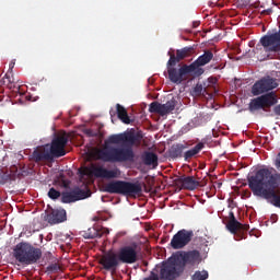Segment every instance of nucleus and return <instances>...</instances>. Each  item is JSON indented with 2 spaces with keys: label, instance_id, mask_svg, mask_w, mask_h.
<instances>
[{
  "label": "nucleus",
  "instance_id": "f257e3e1",
  "mask_svg": "<svg viewBox=\"0 0 280 280\" xmlns=\"http://www.w3.org/2000/svg\"><path fill=\"white\" fill-rule=\"evenodd\" d=\"M143 135L138 132H122L112 135L105 140L102 149L96 151V159L104 163H128L135 161V151L132 145H141Z\"/></svg>",
  "mask_w": 280,
  "mask_h": 280
},
{
  "label": "nucleus",
  "instance_id": "f03ea898",
  "mask_svg": "<svg viewBox=\"0 0 280 280\" xmlns=\"http://www.w3.org/2000/svg\"><path fill=\"white\" fill-rule=\"evenodd\" d=\"M13 257L23 266H32V264H37L40 260L43 250L30 243L21 242L13 248Z\"/></svg>",
  "mask_w": 280,
  "mask_h": 280
},
{
  "label": "nucleus",
  "instance_id": "7ed1b4c3",
  "mask_svg": "<svg viewBox=\"0 0 280 280\" xmlns=\"http://www.w3.org/2000/svg\"><path fill=\"white\" fill-rule=\"evenodd\" d=\"M105 194H117L118 196H138L142 187L139 182L112 180L103 186Z\"/></svg>",
  "mask_w": 280,
  "mask_h": 280
},
{
  "label": "nucleus",
  "instance_id": "20e7f679",
  "mask_svg": "<svg viewBox=\"0 0 280 280\" xmlns=\"http://www.w3.org/2000/svg\"><path fill=\"white\" fill-rule=\"evenodd\" d=\"M278 102L277 94L275 92H269L256 98H252L248 104V110L249 113H255L257 110L267 112L268 108H271V106H275Z\"/></svg>",
  "mask_w": 280,
  "mask_h": 280
},
{
  "label": "nucleus",
  "instance_id": "39448f33",
  "mask_svg": "<svg viewBox=\"0 0 280 280\" xmlns=\"http://www.w3.org/2000/svg\"><path fill=\"white\" fill-rule=\"evenodd\" d=\"M183 275V269L178 267V261L172 255L166 261L162 262L160 269V279L162 280H176Z\"/></svg>",
  "mask_w": 280,
  "mask_h": 280
},
{
  "label": "nucleus",
  "instance_id": "423d86ee",
  "mask_svg": "<svg viewBox=\"0 0 280 280\" xmlns=\"http://www.w3.org/2000/svg\"><path fill=\"white\" fill-rule=\"evenodd\" d=\"M180 270H185V266H196L200 261V252L194 249L189 252H176L173 254Z\"/></svg>",
  "mask_w": 280,
  "mask_h": 280
},
{
  "label": "nucleus",
  "instance_id": "0eeeda50",
  "mask_svg": "<svg viewBox=\"0 0 280 280\" xmlns=\"http://www.w3.org/2000/svg\"><path fill=\"white\" fill-rule=\"evenodd\" d=\"M175 66L176 65H170V61L166 63L168 79L173 84H182L187 80V75H189V73H194L190 66L184 65L179 69H176Z\"/></svg>",
  "mask_w": 280,
  "mask_h": 280
},
{
  "label": "nucleus",
  "instance_id": "6e6552de",
  "mask_svg": "<svg viewBox=\"0 0 280 280\" xmlns=\"http://www.w3.org/2000/svg\"><path fill=\"white\" fill-rule=\"evenodd\" d=\"M100 265L103 266V270H107L108 272H112V275H115L117 268L121 265L119 254L108 250L101 257Z\"/></svg>",
  "mask_w": 280,
  "mask_h": 280
},
{
  "label": "nucleus",
  "instance_id": "1a4fd4ad",
  "mask_svg": "<svg viewBox=\"0 0 280 280\" xmlns=\"http://www.w3.org/2000/svg\"><path fill=\"white\" fill-rule=\"evenodd\" d=\"M194 240V231L191 230H179L171 240V247L174 250H180L185 248Z\"/></svg>",
  "mask_w": 280,
  "mask_h": 280
},
{
  "label": "nucleus",
  "instance_id": "9d476101",
  "mask_svg": "<svg viewBox=\"0 0 280 280\" xmlns=\"http://www.w3.org/2000/svg\"><path fill=\"white\" fill-rule=\"evenodd\" d=\"M278 86L279 83H277V79L265 77L258 80L256 83H254V85L252 86V94L254 96L264 95V93H268V91H272Z\"/></svg>",
  "mask_w": 280,
  "mask_h": 280
},
{
  "label": "nucleus",
  "instance_id": "9b49d317",
  "mask_svg": "<svg viewBox=\"0 0 280 280\" xmlns=\"http://www.w3.org/2000/svg\"><path fill=\"white\" fill-rule=\"evenodd\" d=\"M67 143H69L67 135L55 137L49 147L50 154L54 159H60V156H65L67 154V151L65 150V148H67Z\"/></svg>",
  "mask_w": 280,
  "mask_h": 280
},
{
  "label": "nucleus",
  "instance_id": "f8f14e48",
  "mask_svg": "<svg viewBox=\"0 0 280 280\" xmlns=\"http://www.w3.org/2000/svg\"><path fill=\"white\" fill-rule=\"evenodd\" d=\"M120 264H137L139 261V252L137 245H126L117 252Z\"/></svg>",
  "mask_w": 280,
  "mask_h": 280
},
{
  "label": "nucleus",
  "instance_id": "ddd939ff",
  "mask_svg": "<svg viewBox=\"0 0 280 280\" xmlns=\"http://www.w3.org/2000/svg\"><path fill=\"white\" fill-rule=\"evenodd\" d=\"M213 60V52L211 50H205V52L197 58L192 63L189 65L194 75L200 77L205 73V65H209Z\"/></svg>",
  "mask_w": 280,
  "mask_h": 280
},
{
  "label": "nucleus",
  "instance_id": "4468645a",
  "mask_svg": "<svg viewBox=\"0 0 280 280\" xmlns=\"http://www.w3.org/2000/svg\"><path fill=\"white\" fill-rule=\"evenodd\" d=\"M260 45L264 47L265 51H280V30L270 35L262 36L260 38Z\"/></svg>",
  "mask_w": 280,
  "mask_h": 280
},
{
  "label": "nucleus",
  "instance_id": "2eb2a0df",
  "mask_svg": "<svg viewBox=\"0 0 280 280\" xmlns=\"http://www.w3.org/2000/svg\"><path fill=\"white\" fill-rule=\"evenodd\" d=\"M90 174L92 176H95V178H119L121 176V171L119 168H114V170H107L104 168V166H96L92 165L89 170Z\"/></svg>",
  "mask_w": 280,
  "mask_h": 280
},
{
  "label": "nucleus",
  "instance_id": "dca6fc26",
  "mask_svg": "<svg viewBox=\"0 0 280 280\" xmlns=\"http://www.w3.org/2000/svg\"><path fill=\"white\" fill-rule=\"evenodd\" d=\"M176 108V100L172 98L167 101L165 104H161L159 102H153L149 106V110L151 113H158L161 117H165V115H170Z\"/></svg>",
  "mask_w": 280,
  "mask_h": 280
},
{
  "label": "nucleus",
  "instance_id": "f3484780",
  "mask_svg": "<svg viewBox=\"0 0 280 280\" xmlns=\"http://www.w3.org/2000/svg\"><path fill=\"white\" fill-rule=\"evenodd\" d=\"M85 198H89V192L80 188L61 192V202H63V205L78 202V200H84Z\"/></svg>",
  "mask_w": 280,
  "mask_h": 280
},
{
  "label": "nucleus",
  "instance_id": "a211bd4d",
  "mask_svg": "<svg viewBox=\"0 0 280 280\" xmlns=\"http://www.w3.org/2000/svg\"><path fill=\"white\" fill-rule=\"evenodd\" d=\"M196 51L194 46H186L182 49H177L176 54L168 51V65H178L180 60H185V58H189Z\"/></svg>",
  "mask_w": 280,
  "mask_h": 280
},
{
  "label": "nucleus",
  "instance_id": "6ab92c4d",
  "mask_svg": "<svg viewBox=\"0 0 280 280\" xmlns=\"http://www.w3.org/2000/svg\"><path fill=\"white\" fill-rule=\"evenodd\" d=\"M33 161L35 163H40L43 161H54V155L49 149V145L38 147L34 150L32 154Z\"/></svg>",
  "mask_w": 280,
  "mask_h": 280
},
{
  "label": "nucleus",
  "instance_id": "aec40b11",
  "mask_svg": "<svg viewBox=\"0 0 280 280\" xmlns=\"http://www.w3.org/2000/svg\"><path fill=\"white\" fill-rule=\"evenodd\" d=\"M46 220L49 224H60L67 220V210L66 209H55L47 214Z\"/></svg>",
  "mask_w": 280,
  "mask_h": 280
},
{
  "label": "nucleus",
  "instance_id": "412c9836",
  "mask_svg": "<svg viewBox=\"0 0 280 280\" xmlns=\"http://www.w3.org/2000/svg\"><path fill=\"white\" fill-rule=\"evenodd\" d=\"M202 150H205V142L197 143L194 148L184 152V161H186V163L191 162V159H196V156H198L199 152H202Z\"/></svg>",
  "mask_w": 280,
  "mask_h": 280
},
{
  "label": "nucleus",
  "instance_id": "4be33fe9",
  "mask_svg": "<svg viewBox=\"0 0 280 280\" xmlns=\"http://www.w3.org/2000/svg\"><path fill=\"white\" fill-rule=\"evenodd\" d=\"M187 148H189V144H183V143H176L173 144L171 147V149L168 150V156L171 159H182V156H184L185 150H187Z\"/></svg>",
  "mask_w": 280,
  "mask_h": 280
},
{
  "label": "nucleus",
  "instance_id": "5701e85b",
  "mask_svg": "<svg viewBox=\"0 0 280 280\" xmlns=\"http://www.w3.org/2000/svg\"><path fill=\"white\" fill-rule=\"evenodd\" d=\"M183 189H188L189 191H194L197 187H200V182L196 180L194 176L180 177L178 179Z\"/></svg>",
  "mask_w": 280,
  "mask_h": 280
},
{
  "label": "nucleus",
  "instance_id": "b1692460",
  "mask_svg": "<svg viewBox=\"0 0 280 280\" xmlns=\"http://www.w3.org/2000/svg\"><path fill=\"white\" fill-rule=\"evenodd\" d=\"M231 215L232 219L226 224V229L230 231V233H237V231H242V229L244 231H248V225H243L242 223H240L237 219H235L233 212L231 213Z\"/></svg>",
  "mask_w": 280,
  "mask_h": 280
},
{
  "label": "nucleus",
  "instance_id": "393cba45",
  "mask_svg": "<svg viewBox=\"0 0 280 280\" xmlns=\"http://www.w3.org/2000/svg\"><path fill=\"white\" fill-rule=\"evenodd\" d=\"M142 161L144 165L152 166L153 170L159 166V155L154 152L147 151L142 155Z\"/></svg>",
  "mask_w": 280,
  "mask_h": 280
},
{
  "label": "nucleus",
  "instance_id": "a878e982",
  "mask_svg": "<svg viewBox=\"0 0 280 280\" xmlns=\"http://www.w3.org/2000/svg\"><path fill=\"white\" fill-rule=\"evenodd\" d=\"M117 110V117L122 121V124H132V119H130V116H128V110L124 108L120 104L116 105Z\"/></svg>",
  "mask_w": 280,
  "mask_h": 280
},
{
  "label": "nucleus",
  "instance_id": "bb28decb",
  "mask_svg": "<svg viewBox=\"0 0 280 280\" xmlns=\"http://www.w3.org/2000/svg\"><path fill=\"white\" fill-rule=\"evenodd\" d=\"M82 236L84 240H95V237H102V233L97 228H90L83 232Z\"/></svg>",
  "mask_w": 280,
  "mask_h": 280
},
{
  "label": "nucleus",
  "instance_id": "cd10ccee",
  "mask_svg": "<svg viewBox=\"0 0 280 280\" xmlns=\"http://www.w3.org/2000/svg\"><path fill=\"white\" fill-rule=\"evenodd\" d=\"M208 279H209V272L207 270L196 271L191 276V280H208Z\"/></svg>",
  "mask_w": 280,
  "mask_h": 280
},
{
  "label": "nucleus",
  "instance_id": "c85d7f7f",
  "mask_svg": "<svg viewBox=\"0 0 280 280\" xmlns=\"http://www.w3.org/2000/svg\"><path fill=\"white\" fill-rule=\"evenodd\" d=\"M14 65H16V61L12 60L9 63V71L8 73L4 75L5 80L8 81L9 84H12V82H14L12 80V78H10V73H12V69H14Z\"/></svg>",
  "mask_w": 280,
  "mask_h": 280
},
{
  "label": "nucleus",
  "instance_id": "c756f323",
  "mask_svg": "<svg viewBox=\"0 0 280 280\" xmlns=\"http://www.w3.org/2000/svg\"><path fill=\"white\" fill-rule=\"evenodd\" d=\"M60 196H62V194L56 190V188H50L48 191V198H50L51 200H58Z\"/></svg>",
  "mask_w": 280,
  "mask_h": 280
},
{
  "label": "nucleus",
  "instance_id": "7c9ffc66",
  "mask_svg": "<svg viewBox=\"0 0 280 280\" xmlns=\"http://www.w3.org/2000/svg\"><path fill=\"white\" fill-rule=\"evenodd\" d=\"M207 90L202 86L201 83H197L192 90L194 95L200 96L202 93H205Z\"/></svg>",
  "mask_w": 280,
  "mask_h": 280
},
{
  "label": "nucleus",
  "instance_id": "2f4dec72",
  "mask_svg": "<svg viewBox=\"0 0 280 280\" xmlns=\"http://www.w3.org/2000/svg\"><path fill=\"white\" fill-rule=\"evenodd\" d=\"M7 180H10V175L0 172V185H5Z\"/></svg>",
  "mask_w": 280,
  "mask_h": 280
},
{
  "label": "nucleus",
  "instance_id": "473e14b6",
  "mask_svg": "<svg viewBox=\"0 0 280 280\" xmlns=\"http://www.w3.org/2000/svg\"><path fill=\"white\" fill-rule=\"evenodd\" d=\"M48 272H58L60 270L59 264H51L47 267Z\"/></svg>",
  "mask_w": 280,
  "mask_h": 280
},
{
  "label": "nucleus",
  "instance_id": "72a5a7b5",
  "mask_svg": "<svg viewBox=\"0 0 280 280\" xmlns=\"http://www.w3.org/2000/svg\"><path fill=\"white\" fill-rule=\"evenodd\" d=\"M144 280H161V278H159V273L151 271L150 276L144 278Z\"/></svg>",
  "mask_w": 280,
  "mask_h": 280
},
{
  "label": "nucleus",
  "instance_id": "f704fd0d",
  "mask_svg": "<svg viewBox=\"0 0 280 280\" xmlns=\"http://www.w3.org/2000/svg\"><path fill=\"white\" fill-rule=\"evenodd\" d=\"M100 233H101V237H102L103 235H108V233H110V230H108L106 228H102L100 230Z\"/></svg>",
  "mask_w": 280,
  "mask_h": 280
},
{
  "label": "nucleus",
  "instance_id": "c9c22d12",
  "mask_svg": "<svg viewBox=\"0 0 280 280\" xmlns=\"http://www.w3.org/2000/svg\"><path fill=\"white\" fill-rule=\"evenodd\" d=\"M273 113L280 117V104L273 108Z\"/></svg>",
  "mask_w": 280,
  "mask_h": 280
},
{
  "label": "nucleus",
  "instance_id": "e433bc0d",
  "mask_svg": "<svg viewBox=\"0 0 280 280\" xmlns=\"http://www.w3.org/2000/svg\"><path fill=\"white\" fill-rule=\"evenodd\" d=\"M276 166L278 170H280V152L278 153V156L276 159Z\"/></svg>",
  "mask_w": 280,
  "mask_h": 280
},
{
  "label": "nucleus",
  "instance_id": "4c0bfd02",
  "mask_svg": "<svg viewBox=\"0 0 280 280\" xmlns=\"http://www.w3.org/2000/svg\"><path fill=\"white\" fill-rule=\"evenodd\" d=\"M121 235H124V233L116 234V236L114 237L113 244H117V241L119 240V237H121Z\"/></svg>",
  "mask_w": 280,
  "mask_h": 280
},
{
  "label": "nucleus",
  "instance_id": "58836bf2",
  "mask_svg": "<svg viewBox=\"0 0 280 280\" xmlns=\"http://www.w3.org/2000/svg\"><path fill=\"white\" fill-rule=\"evenodd\" d=\"M215 187H218V189H220L222 187V182H215Z\"/></svg>",
  "mask_w": 280,
  "mask_h": 280
},
{
  "label": "nucleus",
  "instance_id": "ea45409f",
  "mask_svg": "<svg viewBox=\"0 0 280 280\" xmlns=\"http://www.w3.org/2000/svg\"><path fill=\"white\" fill-rule=\"evenodd\" d=\"M194 27H197V25L195 24Z\"/></svg>",
  "mask_w": 280,
  "mask_h": 280
},
{
  "label": "nucleus",
  "instance_id": "a19ab883",
  "mask_svg": "<svg viewBox=\"0 0 280 280\" xmlns=\"http://www.w3.org/2000/svg\"><path fill=\"white\" fill-rule=\"evenodd\" d=\"M194 27H197V25L195 24Z\"/></svg>",
  "mask_w": 280,
  "mask_h": 280
}]
</instances>
